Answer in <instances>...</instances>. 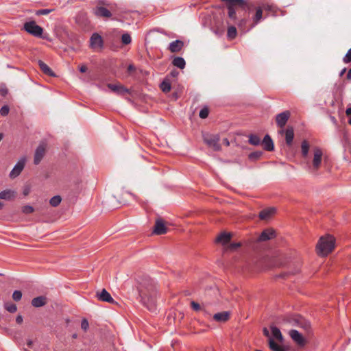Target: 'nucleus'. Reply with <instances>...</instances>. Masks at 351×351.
Returning a JSON list of instances; mask_svg holds the SVG:
<instances>
[{"instance_id":"1","label":"nucleus","mask_w":351,"mask_h":351,"mask_svg":"<svg viewBox=\"0 0 351 351\" xmlns=\"http://www.w3.org/2000/svg\"><path fill=\"white\" fill-rule=\"evenodd\" d=\"M228 10L231 22L237 23L243 32H248L263 19V8L252 0H221Z\"/></svg>"},{"instance_id":"2","label":"nucleus","mask_w":351,"mask_h":351,"mask_svg":"<svg viewBox=\"0 0 351 351\" xmlns=\"http://www.w3.org/2000/svg\"><path fill=\"white\" fill-rule=\"evenodd\" d=\"M138 293L141 304L150 312L156 311L157 289L152 279L145 277L139 283Z\"/></svg>"},{"instance_id":"3","label":"nucleus","mask_w":351,"mask_h":351,"mask_svg":"<svg viewBox=\"0 0 351 351\" xmlns=\"http://www.w3.org/2000/svg\"><path fill=\"white\" fill-rule=\"evenodd\" d=\"M283 320L293 326H297L302 329L305 335H310L312 333L310 322L300 315L294 314L287 315Z\"/></svg>"},{"instance_id":"4","label":"nucleus","mask_w":351,"mask_h":351,"mask_svg":"<svg viewBox=\"0 0 351 351\" xmlns=\"http://www.w3.org/2000/svg\"><path fill=\"white\" fill-rule=\"evenodd\" d=\"M316 247L319 255L326 256L335 247L334 237L330 235L321 237Z\"/></svg>"},{"instance_id":"5","label":"nucleus","mask_w":351,"mask_h":351,"mask_svg":"<svg viewBox=\"0 0 351 351\" xmlns=\"http://www.w3.org/2000/svg\"><path fill=\"white\" fill-rule=\"evenodd\" d=\"M113 7L109 4L105 3L104 1H99V5L94 9V14L97 17L103 19H108L112 16Z\"/></svg>"},{"instance_id":"6","label":"nucleus","mask_w":351,"mask_h":351,"mask_svg":"<svg viewBox=\"0 0 351 351\" xmlns=\"http://www.w3.org/2000/svg\"><path fill=\"white\" fill-rule=\"evenodd\" d=\"M23 28L27 33L35 37L46 38V36L43 35V28L38 25L34 21L25 23Z\"/></svg>"},{"instance_id":"7","label":"nucleus","mask_w":351,"mask_h":351,"mask_svg":"<svg viewBox=\"0 0 351 351\" xmlns=\"http://www.w3.org/2000/svg\"><path fill=\"white\" fill-rule=\"evenodd\" d=\"M204 142L208 145L209 147H212L214 151H220L221 149V147L219 142V136L217 134H204L203 136Z\"/></svg>"},{"instance_id":"8","label":"nucleus","mask_w":351,"mask_h":351,"mask_svg":"<svg viewBox=\"0 0 351 351\" xmlns=\"http://www.w3.org/2000/svg\"><path fill=\"white\" fill-rule=\"evenodd\" d=\"M313 162H312V166L309 167V169L313 172H315L320 167L322 156H323V152H322V149L319 148V147H315L313 148Z\"/></svg>"},{"instance_id":"9","label":"nucleus","mask_w":351,"mask_h":351,"mask_svg":"<svg viewBox=\"0 0 351 351\" xmlns=\"http://www.w3.org/2000/svg\"><path fill=\"white\" fill-rule=\"evenodd\" d=\"M103 38L98 33H93L90 38V48L95 51H101L104 49Z\"/></svg>"},{"instance_id":"10","label":"nucleus","mask_w":351,"mask_h":351,"mask_svg":"<svg viewBox=\"0 0 351 351\" xmlns=\"http://www.w3.org/2000/svg\"><path fill=\"white\" fill-rule=\"evenodd\" d=\"M168 228L165 226V221L161 217L157 218L155 221L152 234L162 235L166 234Z\"/></svg>"},{"instance_id":"11","label":"nucleus","mask_w":351,"mask_h":351,"mask_svg":"<svg viewBox=\"0 0 351 351\" xmlns=\"http://www.w3.org/2000/svg\"><path fill=\"white\" fill-rule=\"evenodd\" d=\"M25 162H26L25 157L21 158L17 162V163L14 165V168L10 173L9 176L11 179H14L21 174V173L22 172V171L23 170V169L25 167Z\"/></svg>"},{"instance_id":"12","label":"nucleus","mask_w":351,"mask_h":351,"mask_svg":"<svg viewBox=\"0 0 351 351\" xmlns=\"http://www.w3.org/2000/svg\"><path fill=\"white\" fill-rule=\"evenodd\" d=\"M289 335L290 337L292 339V340L299 346L304 347L306 345V341L304 335L302 333L299 332L297 330H290L289 332Z\"/></svg>"},{"instance_id":"13","label":"nucleus","mask_w":351,"mask_h":351,"mask_svg":"<svg viewBox=\"0 0 351 351\" xmlns=\"http://www.w3.org/2000/svg\"><path fill=\"white\" fill-rule=\"evenodd\" d=\"M107 86L109 89H110L114 93L123 96L125 94H130L131 91L130 89L127 88L125 86L122 85L120 83L118 84H108Z\"/></svg>"},{"instance_id":"14","label":"nucleus","mask_w":351,"mask_h":351,"mask_svg":"<svg viewBox=\"0 0 351 351\" xmlns=\"http://www.w3.org/2000/svg\"><path fill=\"white\" fill-rule=\"evenodd\" d=\"M291 117V112L289 110L283 111L276 116V123L278 128L282 129L287 124Z\"/></svg>"},{"instance_id":"15","label":"nucleus","mask_w":351,"mask_h":351,"mask_svg":"<svg viewBox=\"0 0 351 351\" xmlns=\"http://www.w3.org/2000/svg\"><path fill=\"white\" fill-rule=\"evenodd\" d=\"M281 134H285L286 144L288 146H291L293 143L294 138V130L292 126H288L286 130H281L279 131Z\"/></svg>"},{"instance_id":"16","label":"nucleus","mask_w":351,"mask_h":351,"mask_svg":"<svg viewBox=\"0 0 351 351\" xmlns=\"http://www.w3.org/2000/svg\"><path fill=\"white\" fill-rule=\"evenodd\" d=\"M45 152H46V146L44 144H40L36 151H35V154H34V163L37 165H38L42 159L43 158L45 154Z\"/></svg>"},{"instance_id":"17","label":"nucleus","mask_w":351,"mask_h":351,"mask_svg":"<svg viewBox=\"0 0 351 351\" xmlns=\"http://www.w3.org/2000/svg\"><path fill=\"white\" fill-rule=\"evenodd\" d=\"M276 237L275 230L272 228L264 230L258 238V241H266Z\"/></svg>"},{"instance_id":"18","label":"nucleus","mask_w":351,"mask_h":351,"mask_svg":"<svg viewBox=\"0 0 351 351\" xmlns=\"http://www.w3.org/2000/svg\"><path fill=\"white\" fill-rule=\"evenodd\" d=\"M226 23L228 25L227 30V37L229 40H233L237 37V30L234 26V25L237 24L231 22L228 17V20L226 21Z\"/></svg>"},{"instance_id":"19","label":"nucleus","mask_w":351,"mask_h":351,"mask_svg":"<svg viewBox=\"0 0 351 351\" xmlns=\"http://www.w3.org/2000/svg\"><path fill=\"white\" fill-rule=\"evenodd\" d=\"M97 297L99 300L102 302H106L110 304L115 303L114 299L112 298L110 294L105 289H103L101 292H97Z\"/></svg>"},{"instance_id":"20","label":"nucleus","mask_w":351,"mask_h":351,"mask_svg":"<svg viewBox=\"0 0 351 351\" xmlns=\"http://www.w3.org/2000/svg\"><path fill=\"white\" fill-rule=\"evenodd\" d=\"M232 239V234L230 232H221L216 238L215 242L223 245L228 244Z\"/></svg>"},{"instance_id":"21","label":"nucleus","mask_w":351,"mask_h":351,"mask_svg":"<svg viewBox=\"0 0 351 351\" xmlns=\"http://www.w3.org/2000/svg\"><path fill=\"white\" fill-rule=\"evenodd\" d=\"M184 46V43L182 40H176L171 43H170L168 49L171 53H178L180 52Z\"/></svg>"},{"instance_id":"22","label":"nucleus","mask_w":351,"mask_h":351,"mask_svg":"<svg viewBox=\"0 0 351 351\" xmlns=\"http://www.w3.org/2000/svg\"><path fill=\"white\" fill-rule=\"evenodd\" d=\"M276 212V209L274 207L267 208L259 213L258 217L261 220H267L273 216Z\"/></svg>"},{"instance_id":"23","label":"nucleus","mask_w":351,"mask_h":351,"mask_svg":"<svg viewBox=\"0 0 351 351\" xmlns=\"http://www.w3.org/2000/svg\"><path fill=\"white\" fill-rule=\"evenodd\" d=\"M213 318L217 322L225 323L230 319V313L229 311H222L217 313L213 315Z\"/></svg>"},{"instance_id":"24","label":"nucleus","mask_w":351,"mask_h":351,"mask_svg":"<svg viewBox=\"0 0 351 351\" xmlns=\"http://www.w3.org/2000/svg\"><path fill=\"white\" fill-rule=\"evenodd\" d=\"M262 145L265 150L272 152L274 149V145L273 140L269 134H266L262 141Z\"/></svg>"},{"instance_id":"25","label":"nucleus","mask_w":351,"mask_h":351,"mask_svg":"<svg viewBox=\"0 0 351 351\" xmlns=\"http://www.w3.org/2000/svg\"><path fill=\"white\" fill-rule=\"evenodd\" d=\"M38 64L39 66L40 69L42 71V72L45 74L46 75L50 76V77H55L56 74L55 73L51 70V69L45 64L42 60L38 61Z\"/></svg>"},{"instance_id":"26","label":"nucleus","mask_w":351,"mask_h":351,"mask_svg":"<svg viewBox=\"0 0 351 351\" xmlns=\"http://www.w3.org/2000/svg\"><path fill=\"white\" fill-rule=\"evenodd\" d=\"M47 303V298L46 296L40 295L36 297L32 300L31 304L36 308H39L45 306Z\"/></svg>"},{"instance_id":"27","label":"nucleus","mask_w":351,"mask_h":351,"mask_svg":"<svg viewBox=\"0 0 351 351\" xmlns=\"http://www.w3.org/2000/svg\"><path fill=\"white\" fill-rule=\"evenodd\" d=\"M269 347L272 351H287L285 346L277 344L272 338H269Z\"/></svg>"},{"instance_id":"28","label":"nucleus","mask_w":351,"mask_h":351,"mask_svg":"<svg viewBox=\"0 0 351 351\" xmlns=\"http://www.w3.org/2000/svg\"><path fill=\"white\" fill-rule=\"evenodd\" d=\"M172 64L180 69H183L185 67L186 62L182 57H175L172 60Z\"/></svg>"},{"instance_id":"29","label":"nucleus","mask_w":351,"mask_h":351,"mask_svg":"<svg viewBox=\"0 0 351 351\" xmlns=\"http://www.w3.org/2000/svg\"><path fill=\"white\" fill-rule=\"evenodd\" d=\"M309 143L306 140H304L301 143V154L302 158H306L308 156Z\"/></svg>"},{"instance_id":"30","label":"nucleus","mask_w":351,"mask_h":351,"mask_svg":"<svg viewBox=\"0 0 351 351\" xmlns=\"http://www.w3.org/2000/svg\"><path fill=\"white\" fill-rule=\"evenodd\" d=\"M271 333L273 337L278 341L282 342L283 340V337L282 333L278 328L274 326H271Z\"/></svg>"},{"instance_id":"31","label":"nucleus","mask_w":351,"mask_h":351,"mask_svg":"<svg viewBox=\"0 0 351 351\" xmlns=\"http://www.w3.org/2000/svg\"><path fill=\"white\" fill-rule=\"evenodd\" d=\"M249 143L252 145H259L261 143V138L256 134H251L249 135Z\"/></svg>"},{"instance_id":"32","label":"nucleus","mask_w":351,"mask_h":351,"mask_svg":"<svg viewBox=\"0 0 351 351\" xmlns=\"http://www.w3.org/2000/svg\"><path fill=\"white\" fill-rule=\"evenodd\" d=\"M160 88L163 93H167L171 90V83L168 80H165L161 82Z\"/></svg>"},{"instance_id":"33","label":"nucleus","mask_w":351,"mask_h":351,"mask_svg":"<svg viewBox=\"0 0 351 351\" xmlns=\"http://www.w3.org/2000/svg\"><path fill=\"white\" fill-rule=\"evenodd\" d=\"M263 154V153L262 151H256V152L250 153L248 155V158L250 160L254 162V161H256L258 159H260L261 157L262 156Z\"/></svg>"},{"instance_id":"34","label":"nucleus","mask_w":351,"mask_h":351,"mask_svg":"<svg viewBox=\"0 0 351 351\" xmlns=\"http://www.w3.org/2000/svg\"><path fill=\"white\" fill-rule=\"evenodd\" d=\"M14 192L10 190H4L0 192V199H10L13 196Z\"/></svg>"},{"instance_id":"35","label":"nucleus","mask_w":351,"mask_h":351,"mask_svg":"<svg viewBox=\"0 0 351 351\" xmlns=\"http://www.w3.org/2000/svg\"><path fill=\"white\" fill-rule=\"evenodd\" d=\"M62 201V198L60 195H55L51 197L49 200V204L53 207L58 206Z\"/></svg>"},{"instance_id":"36","label":"nucleus","mask_w":351,"mask_h":351,"mask_svg":"<svg viewBox=\"0 0 351 351\" xmlns=\"http://www.w3.org/2000/svg\"><path fill=\"white\" fill-rule=\"evenodd\" d=\"M5 308L10 313H14L17 311L16 305L14 303H5Z\"/></svg>"},{"instance_id":"37","label":"nucleus","mask_w":351,"mask_h":351,"mask_svg":"<svg viewBox=\"0 0 351 351\" xmlns=\"http://www.w3.org/2000/svg\"><path fill=\"white\" fill-rule=\"evenodd\" d=\"M121 42L123 45H129L132 42V38L128 33L123 34L121 36Z\"/></svg>"},{"instance_id":"38","label":"nucleus","mask_w":351,"mask_h":351,"mask_svg":"<svg viewBox=\"0 0 351 351\" xmlns=\"http://www.w3.org/2000/svg\"><path fill=\"white\" fill-rule=\"evenodd\" d=\"M209 114V109L207 106L204 107L199 112V116L201 119H206Z\"/></svg>"},{"instance_id":"39","label":"nucleus","mask_w":351,"mask_h":351,"mask_svg":"<svg viewBox=\"0 0 351 351\" xmlns=\"http://www.w3.org/2000/svg\"><path fill=\"white\" fill-rule=\"evenodd\" d=\"M34 208L32 206H29V205L24 206L22 208V213L25 215L31 214V213H34Z\"/></svg>"},{"instance_id":"40","label":"nucleus","mask_w":351,"mask_h":351,"mask_svg":"<svg viewBox=\"0 0 351 351\" xmlns=\"http://www.w3.org/2000/svg\"><path fill=\"white\" fill-rule=\"evenodd\" d=\"M22 292L19 290H16L12 293V298L14 301L18 302L21 300Z\"/></svg>"},{"instance_id":"41","label":"nucleus","mask_w":351,"mask_h":351,"mask_svg":"<svg viewBox=\"0 0 351 351\" xmlns=\"http://www.w3.org/2000/svg\"><path fill=\"white\" fill-rule=\"evenodd\" d=\"M241 246V242L231 243L228 246V249L231 251H234V250H236L237 249H238L239 247H240Z\"/></svg>"},{"instance_id":"42","label":"nucleus","mask_w":351,"mask_h":351,"mask_svg":"<svg viewBox=\"0 0 351 351\" xmlns=\"http://www.w3.org/2000/svg\"><path fill=\"white\" fill-rule=\"evenodd\" d=\"M343 62L345 64H348L351 62V48L348 51L346 54L343 58Z\"/></svg>"},{"instance_id":"43","label":"nucleus","mask_w":351,"mask_h":351,"mask_svg":"<svg viewBox=\"0 0 351 351\" xmlns=\"http://www.w3.org/2000/svg\"><path fill=\"white\" fill-rule=\"evenodd\" d=\"M10 112V108L8 105H5L2 106L0 109V114L3 117H5Z\"/></svg>"},{"instance_id":"44","label":"nucleus","mask_w":351,"mask_h":351,"mask_svg":"<svg viewBox=\"0 0 351 351\" xmlns=\"http://www.w3.org/2000/svg\"><path fill=\"white\" fill-rule=\"evenodd\" d=\"M53 10L51 9H40L36 12V14L38 16L40 15H47L49 14Z\"/></svg>"},{"instance_id":"45","label":"nucleus","mask_w":351,"mask_h":351,"mask_svg":"<svg viewBox=\"0 0 351 351\" xmlns=\"http://www.w3.org/2000/svg\"><path fill=\"white\" fill-rule=\"evenodd\" d=\"M89 327V324H88V322L86 319L84 318L82 320V322H81V328L82 329L86 332L88 328Z\"/></svg>"},{"instance_id":"46","label":"nucleus","mask_w":351,"mask_h":351,"mask_svg":"<svg viewBox=\"0 0 351 351\" xmlns=\"http://www.w3.org/2000/svg\"><path fill=\"white\" fill-rule=\"evenodd\" d=\"M191 306L195 311L202 310L201 306L197 302H196L195 301H192L191 302Z\"/></svg>"},{"instance_id":"47","label":"nucleus","mask_w":351,"mask_h":351,"mask_svg":"<svg viewBox=\"0 0 351 351\" xmlns=\"http://www.w3.org/2000/svg\"><path fill=\"white\" fill-rule=\"evenodd\" d=\"M127 70H128V74L132 75V72L136 71V67L134 64H130L128 65Z\"/></svg>"},{"instance_id":"48","label":"nucleus","mask_w":351,"mask_h":351,"mask_svg":"<svg viewBox=\"0 0 351 351\" xmlns=\"http://www.w3.org/2000/svg\"><path fill=\"white\" fill-rule=\"evenodd\" d=\"M8 93V90L7 88L3 87L0 88V95L3 97H5Z\"/></svg>"},{"instance_id":"49","label":"nucleus","mask_w":351,"mask_h":351,"mask_svg":"<svg viewBox=\"0 0 351 351\" xmlns=\"http://www.w3.org/2000/svg\"><path fill=\"white\" fill-rule=\"evenodd\" d=\"M169 75L173 77H176L179 75V72L173 69L170 72Z\"/></svg>"},{"instance_id":"50","label":"nucleus","mask_w":351,"mask_h":351,"mask_svg":"<svg viewBox=\"0 0 351 351\" xmlns=\"http://www.w3.org/2000/svg\"><path fill=\"white\" fill-rule=\"evenodd\" d=\"M87 66L84 64H82L80 66L79 70L81 73H85L87 71Z\"/></svg>"},{"instance_id":"51","label":"nucleus","mask_w":351,"mask_h":351,"mask_svg":"<svg viewBox=\"0 0 351 351\" xmlns=\"http://www.w3.org/2000/svg\"><path fill=\"white\" fill-rule=\"evenodd\" d=\"M23 321V317L21 315H19L16 318V322L17 324H21Z\"/></svg>"},{"instance_id":"52","label":"nucleus","mask_w":351,"mask_h":351,"mask_svg":"<svg viewBox=\"0 0 351 351\" xmlns=\"http://www.w3.org/2000/svg\"><path fill=\"white\" fill-rule=\"evenodd\" d=\"M263 332V335L265 337H268L271 338L270 336H269V330H267V328H264Z\"/></svg>"},{"instance_id":"53","label":"nucleus","mask_w":351,"mask_h":351,"mask_svg":"<svg viewBox=\"0 0 351 351\" xmlns=\"http://www.w3.org/2000/svg\"><path fill=\"white\" fill-rule=\"evenodd\" d=\"M346 78L348 80H351V68L349 69V71L347 73Z\"/></svg>"},{"instance_id":"54","label":"nucleus","mask_w":351,"mask_h":351,"mask_svg":"<svg viewBox=\"0 0 351 351\" xmlns=\"http://www.w3.org/2000/svg\"><path fill=\"white\" fill-rule=\"evenodd\" d=\"M29 191H30V190H29V188H26V189H25L23 190V195H24L25 196L27 195L29 193Z\"/></svg>"},{"instance_id":"55","label":"nucleus","mask_w":351,"mask_h":351,"mask_svg":"<svg viewBox=\"0 0 351 351\" xmlns=\"http://www.w3.org/2000/svg\"><path fill=\"white\" fill-rule=\"evenodd\" d=\"M346 113L348 116H351V107L346 109Z\"/></svg>"},{"instance_id":"56","label":"nucleus","mask_w":351,"mask_h":351,"mask_svg":"<svg viewBox=\"0 0 351 351\" xmlns=\"http://www.w3.org/2000/svg\"><path fill=\"white\" fill-rule=\"evenodd\" d=\"M223 144H224V145H226V146H228V145H230L229 141H228V138H224V139L223 140Z\"/></svg>"},{"instance_id":"57","label":"nucleus","mask_w":351,"mask_h":351,"mask_svg":"<svg viewBox=\"0 0 351 351\" xmlns=\"http://www.w3.org/2000/svg\"><path fill=\"white\" fill-rule=\"evenodd\" d=\"M265 9L267 11H272L273 10V8L271 5H267L265 7Z\"/></svg>"},{"instance_id":"58","label":"nucleus","mask_w":351,"mask_h":351,"mask_svg":"<svg viewBox=\"0 0 351 351\" xmlns=\"http://www.w3.org/2000/svg\"><path fill=\"white\" fill-rule=\"evenodd\" d=\"M27 345L29 348H32L33 345V341L32 340H28Z\"/></svg>"},{"instance_id":"59","label":"nucleus","mask_w":351,"mask_h":351,"mask_svg":"<svg viewBox=\"0 0 351 351\" xmlns=\"http://www.w3.org/2000/svg\"><path fill=\"white\" fill-rule=\"evenodd\" d=\"M346 70H347V69H346V68H343V69L341 71V72H340V73H339V76H340V77H341V76H342V75H343L346 72Z\"/></svg>"},{"instance_id":"60","label":"nucleus","mask_w":351,"mask_h":351,"mask_svg":"<svg viewBox=\"0 0 351 351\" xmlns=\"http://www.w3.org/2000/svg\"><path fill=\"white\" fill-rule=\"evenodd\" d=\"M72 338L73 339H77V335L76 333H74L73 335H72Z\"/></svg>"},{"instance_id":"61","label":"nucleus","mask_w":351,"mask_h":351,"mask_svg":"<svg viewBox=\"0 0 351 351\" xmlns=\"http://www.w3.org/2000/svg\"><path fill=\"white\" fill-rule=\"evenodd\" d=\"M3 208V204L0 202V210H1Z\"/></svg>"},{"instance_id":"62","label":"nucleus","mask_w":351,"mask_h":351,"mask_svg":"<svg viewBox=\"0 0 351 351\" xmlns=\"http://www.w3.org/2000/svg\"><path fill=\"white\" fill-rule=\"evenodd\" d=\"M287 276V274H282L280 275V277L284 278Z\"/></svg>"},{"instance_id":"63","label":"nucleus","mask_w":351,"mask_h":351,"mask_svg":"<svg viewBox=\"0 0 351 351\" xmlns=\"http://www.w3.org/2000/svg\"><path fill=\"white\" fill-rule=\"evenodd\" d=\"M348 123H349L350 125H351V117H350V118L349 119V120H348Z\"/></svg>"},{"instance_id":"64","label":"nucleus","mask_w":351,"mask_h":351,"mask_svg":"<svg viewBox=\"0 0 351 351\" xmlns=\"http://www.w3.org/2000/svg\"><path fill=\"white\" fill-rule=\"evenodd\" d=\"M1 275H2V274H0V276H1Z\"/></svg>"}]
</instances>
